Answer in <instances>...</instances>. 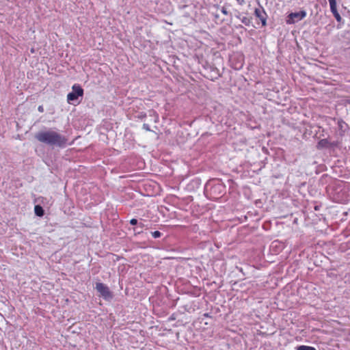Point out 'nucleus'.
Wrapping results in <instances>:
<instances>
[{"mask_svg":"<svg viewBox=\"0 0 350 350\" xmlns=\"http://www.w3.org/2000/svg\"><path fill=\"white\" fill-rule=\"evenodd\" d=\"M143 226H144V224H143L142 223H139V224H138L137 228H138V227H139L140 228H143Z\"/></svg>","mask_w":350,"mask_h":350,"instance_id":"obj_18","label":"nucleus"},{"mask_svg":"<svg viewBox=\"0 0 350 350\" xmlns=\"http://www.w3.org/2000/svg\"><path fill=\"white\" fill-rule=\"evenodd\" d=\"M221 11L225 15H227L228 14L227 10L225 8H224V7L221 8Z\"/></svg>","mask_w":350,"mask_h":350,"instance_id":"obj_16","label":"nucleus"},{"mask_svg":"<svg viewBox=\"0 0 350 350\" xmlns=\"http://www.w3.org/2000/svg\"><path fill=\"white\" fill-rule=\"evenodd\" d=\"M204 190L211 199L218 200L226 193V186L219 180H212L206 184Z\"/></svg>","mask_w":350,"mask_h":350,"instance_id":"obj_2","label":"nucleus"},{"mask_svg":"<svg viewBox=\"0 0 350 350\" xmlns=\"http://www.w3.org/2000/svg\"><path fill=\"white\" fill-rule=\"evenodd\" d=\"M35 214L38 217H42L44 214V211L40 205H36L34 207Z\"/></svg>","mask_w":350,"mask_h":350,"instance_id":"obj_9","label":"nucleus"},{"mask_svg":"<svg viewBox=\"0 0 350 350\" xmlns=\"http://www.w3.org/2000/svg\"><path fill=\"white\" fill-rule=\"evenodd\" d=\"M258 4L260 3H258ZM254 15L261 21L262 26L265 27L267 25V19L268 18V16L262 5H259V8H255Z\"/></svg>","mask_w":350,"mask_h":350,"instance_id":"obj_6","label":"nucleus"},{"mask_svg":"<svg viewBox=\"0 0 350 350\" xmlns=\"http://www.w3.org/2000/svg\"><path fill=\"white\" fill-rule=\"evenodd\" d=\"M38 111H39V112H40V113L44 112V107H43V106H42V105H40V106H38Z\"/></svg>","mask_w":350,"mask_h":350,"instance_id":"obj_15","label":"nucleus"},{"mask_svg":"<svg viewBox=\"0 0 350 350\" xmlns=\"http://www.w3.org/2000/svg\"><path fill=\"white\" fill-rule=\"evenodd\" d=\"M338 133L340 136L344 135L346 131L348 129L347 124L343 121L342 120H339L338 121Z\"/></svg>","mask_w":350,"mask_h":350,"instance_id":"obj_8","label":"nucleus"},{"mask_svg":"<svg viewBox=\"0 0 350 350\" xmlns=\"http://www.w3.org/2000/svg\"><path fill=\"white\" fill-rule=\"evenodd\" d=\"M130 224L133 226L137 225L138 221L137 219L133 218L130 220Z\"/></svg>","mask_w":350,"mask_h":350,"instance_id":"obj_14","label":"nucleus"},{"mask_svg":"<svg viewBox=\"0 0 350 350\" xmlns=\"http://www.w3.org/2000/svg\"><path fill=\"white\" fill-rule=\"evenodd\" d=\"M83 95V90L79 84H74L72 87V92L67 95V101L69 103L73 104L77 101L79 96L82 97Z\"/></svg>","mask_w":350,"mask_h":350,"instance_id":"obj_3","label":"nucleus"},{"mask_svg":"<svg viewBox=\"0 0 350 350\" xmlns=\"http://www.w3.org/2000/svg\"><path fill=\"white\" fill-rule=\"evenodd\" d=\"M237 18H239L241 21L246 26H250V24H251V21H252V18H247V17H245V16H243L242 18H240L239 16H237Z\"/></svg>","mask_w":350,"mask_h":350,"instance_id":"obj_10","label":"nucleus"},{"mask_svg":"<svg viewBox=\"0 0 350 350\" xmlns=\"http://www.w3.org/2000/svg\"><path fill=\"white\" fill-rule=\"evenodd\" d=\"M329 6H330V11L333 14L334 18L337 21V22L340 23L342 21V18L338 13L336 8V0H328Z\"/></svg>","mask_w":350,"mask_h":350,"instance_id":"obj_7","label":"nucleus"},{"mask_svg":"<svg viewBox=\"0 0 350 350\" xmlns=\"http://www.w3.org/2000/svg\"><path fill=\"white\" fill-rule=\"evenodd\" d=\"M96 289L100 295L105 300H110L113 298V294L110 291L109 287L103 283L97 282L96 284Z\"/></svg>","mask_w":350,"mask_h":350,"instance_id":"obj_4","label":"nucleus"},{"mask_svg":"<svg viewBox=\"0 0 350 350\" xmlns=\"http://www.w3.org/2000/svg\"><path fill=\"white\" fill-rule=\"evenodd\" d=\"M297 350H316L314 347L301 345L297 347Z\"/></svg>","mask_w":350,"mask_h":350,"instance_id":"obj_11","label":"nucleus"},{"mask_svg":"<svg viewBox=\"0 0 350 350\" xmlns=\"http://www.w3.org/2000/svg\"><path fill=\"white\" fill-rule=\"evenodd\" d=\"M152 234V236L154 238V239H157V238H159L161 237V233L159 232V231H154V232H151Z\"/></svg>","mask_w":350,"mask_h":350,"instance_id":"obj_12","label":"nucleus"},{"mask_svg":"<svg viewBox=\"0 0 350 350\" xmlns=\"http://www.w3.org/2000/svg\"><path fill=\"white\" fill-rule=\"evenodd\" d=\"M143 129H145V130H146V131H151V129H150V127L149 124H146V123H144V124H143Z\"/></svg>","mask_w":350,"mask_h":350,"instance_id":"obj_13","label":"nucleus"},{"mask_svg":"<svg viewBox=\"0 0 350 350\" xmlns=\"http://www.w3.org/2000/svg\"><path fill=\"white\" fill-rule=\"evenodd\" d=\"M240 5H243L245 3L244 0H236Z\"/></svg>","mask_w":350,"mask_h":350,"instance_id":"obj_17","label":"nucleus"},{"mask_svg":"<svg viewBox=\"0 0 350 350\" xmlns=\"http://www.w3.org/2000/svg\"><path fill=\"white\" fill-rule=\"evenodd\" d=\"M35 138L40 143L59 148H65L68 141L66 136L51 129L38 131L35 134Z\"/></svg>","mask_w":350,"mask_h":350,"instance_id":"obj_1","label":"nucleus"},{"mask_svg":"<svg viewBox=\"0 0 350 350\" xmlns=\"http://www.w3.org/2000/svg\"><path fill=\"white\" fill-rule=\"evenodd\" d=\"M274 244H275V246L276 247V246H277L278 243H277L276 241L273 242V243H272V247H273V246H274Z\"/></svg>","mask_w":350,"mask_h":350,"instance_id":"obj_19","label":"nucleus"},{"mask_svg":"<svg viewBox=\"0 0 350 350\" xmlns=\"http://www.w3.org/2000/svg\"><path fill=\"white\" fill-rule=\"evenodd\" d=\"M306 12L305 10H301L298 12H291L287 16L286 23L294 24L306 16Z\"/></svg>","mask_w":350,"mask_h":350,"instance_id":"obj_5","label":"nucleus"}]
</instances>
